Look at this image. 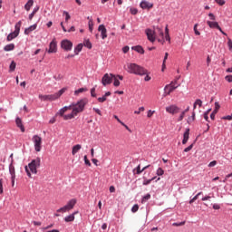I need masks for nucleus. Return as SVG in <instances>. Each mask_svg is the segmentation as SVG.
<instances>
[{
    "label": "nucleus",
    "instance_id": "nucleus-1",
    "mask_svg": "<svg viewBox=\"0 0 232 232\" xmlns=\"http://www.w3.org/2000/svg\"><path fill=\"white\" fill-rule=\"evenodd\" d=\"M88 104V100L86 98L80 100L77 102H72L70 106L72 111L68 114V116H64V121H72V119H75L79 113H82L84 111V108Z\"/></svg>",
    "mask_w": 232,
    "mask_h": 232
},
{
    "label": "nucleus",
    "instance_id": "nucleus-2",
    "mask_svg": "<svg viewBox=\"0 0 232 232\" xmlns=\"http://www.w3.org/2000/svg\"><path fill=\"white\" fill-rule=\"evenodd\" d=\"M124 69L128 73H133L134 75H140V77L148 75V70L137 63H127L126 66H124Z\"/></svg>",
    "mask_w": 232,
    "mask_h": 232
},
{
    "label": "nucleus",
    "instance_id": "nucleus-3",
    "mask_svg": "<svg viewBox=\"0 0 232 232\" xmlns=\"http://www.w3.org/2000/svg\"><path fill=\"white\" fill-rule=\"evenodd\" d=\"M41 167V158H36L35 160H33L28 166H25V171L27 175L31 178L32 173L34 175L37 174V168Z\"/></svg>",
    "mask_w": 232,
    "mask_h": 232
},
{
    "label": "nucleus",
    "instance_id": "nucleus-4",
    "mask_svg": "<svg viewBox=\"0 0 232 232\" xmlns=\"http://www.w3.org/2000/svg\"><path fill=\"white\" fill-rule=\"evenodd\" d=\"M64 92H66V88L61 89L58 92L54 94H49V95L40 94L39 99H41V101H57V99H59V97H61V95H63Z\"/></svg>",
    "mask_w": 232,
    "mask_h": 232
},
{
    "label": "nucleus",
    "instance_id": "nucleus-5",
    "mask_svg": "<svg viewBox=\"0 0 232 232\" xmlns=\"http://www.w3.org/2000/svg\"><path fill=\"white\" fill-rule=\"evenodd\" d=\"M179 86H180V84L177 83V80H175L174 82H171L169 84H167L164 88V92L166 95H170L172 92H175V90L179 88Z\"/></svg>",
    "mask_w": 232,
    "mask_h": 232
},
{
    "label": "nucleus",
    "instance_id": "nucleus-6",
    "mask_svg": "<svg viewBox=\"0 0 232 232\" xmlns=\"http://www.w3.org/2000/svg\"><path fill=\"white\" fill-rule=\"evenodd\" d=\"M34 144V150L35 151L39 152L41 151L43 148V138H41L39 135H34L32 139Z\"/></svg>",
    "mask_w": 232,
    "mask_h": 232
},
{
    "label": "nucleus",
    "instance_id": "nucleus-7",
    "mask_svg": "<svg viewBox=\"0 0 232 232\" xmlns=\"http://www.w3.org/2000/svg\"><path fill=\"white\" fill-rule=\"evenodd\" d=\"M111 82H113V73H105L102 78V84L108 86V84H111Z\"/></svg>",
    "mask_w": 232,
    "mask_h": 232
},
{
    "label": "nucleus",
    "instance_id": "nucleus-8",
    "mask_svg": "<svg viewBox=\"0 0 232 232\" xmlns=\"http://www.w3.org/2000/svg\"><path fill=\"white\" fill-rule=\"evenodd\" d=\"M61 48L65 52H71L72 48H73V43L70 40H63L61 42Z\"/></svg>",
    "mask_w": 232,
    "mask_h": 232
},
{
    "label": "nucleus",
    "instance_id": "nucleus-9",
    "mask_svg": "<svg viewBox=\"0 0 232 232\" xmlns=\"http://www.w3.org/2000/svg\"><path fill=\"white\" fill-rule=\"evenodd\" d=\"M48 53H57V41L55 38L49 44Z\"/></svg>",
    "mask_w": 232,
    "mask_h": 232
},
{
    "label": "nucleus",
    "instance_id": "nucleus-10",
    "mask_svg": "<svg viewBox=\"0 0 232 232\" xmlns=\"http://www.w3.org/2000/svg\"><path fill=\"white\" fill-rule=\"evenodd\" d=\"M166 111L171 115H175V113H179V111H180V109L177 107V105H170L166 107Z\"/></svg>",
    "mask_w": 232,
    "mask_h": 232
},
{
    "label": "nucleus",
    "instance_id": "nucleus-11",
    "mask_svg": "<svg viewBox=\"0 0 232 232\" xmlns=\"http://www.w3.org/2000/svg\"><path fill=\"white\" fill-rule=\"evenodd\" d=\"M140 8H142V10H150V8L153 7V4L146 1V0H142L140 4Z\"/></svg>",
    "mask_w": 232,
    "mask_h": 232
},
{
    "label": "nucleus",
    "instance_id": "nucleus-12",
    "mask_svg": "<svg viewBox=\"0 0 232 232\" xmlns=\"http://www.w3.org/2000/svg\"><path fill=\"white\" fill-rule=\"evenodd\" d=\"M145 34L148 37V39L150 41V43H155V31L151 29H147L145 31Z\"/></svg>",
    "mask_w": 232,
    "mask_h": 232
},
{
    "label": "nucleus",
    "instance_id": "nucleus-13",
    "mask_svg": "<svg viewBox=\"0 0 232 232\" xmlns=\"http://www.w3.org/2000/svg\"><path fill=\"white\" fill-rule=\"evenodd\" d=\"M98 32H101V37L102 39H106V37H108V31L106 30V27L104 26V24H101L98 27Z\"/></svg>",
    "mask_w": 232,
    "mask_h": 232
},
{
    "label": "nucleus",
    "instance_id": "nucleus-14",
    "mask_svg": "<svg viewBox=\"0 0 232 232\" xmlns=\"http://www.w3.org/2000/svg\"><path fill=\"white\" fill-rule=\"evenodd\" d=\"M68 110H72V107H70V105L62 108L59 111V112H57V115H60V117H63V119L64 121V117H68V114H64V112L67 111Z\"/></svg>",
    "mask_w": 232,
    "mask_h": 232
},
{
    "label": "nucleus",
    "instance_id": "nucleus-15",
    "mask_svg": "<svg viewBox=\"0 0 232 232\" xmlns=\"http://www.w3.org/2000/svg\"><path fill=\"white\" fill-rule=\"evenodd\" d=\"M207 24L209 26V28H217V30H219V32H222V28L220 25H218V22L207 21Z\"/></svg>",
    "mask_w": 232,
    "mask_h": 232
},
{
    "label": "nucleus",
    "instance_id": "nucleus-16",
    "mask_svg": "<svg viewBox=\"0 0 232 232\" xmlns=\"http://www.w3.org/2000/svg\"><path fill=\"white\" fill-rule=\"evenodd\" d=\"M82 148V146L81 144L74 145L72 150V155H77V153L81 151Z\"/></svg>",
    "mask_w": 232,
    "mask_h": 232
},
{
    "label": "nucleus",
    "instance_id": "nucleus-17",
    "mask_svg": "<svg viewBox=\"0 0 232 232\" xmlns=\"http://www.w3.org/2000/svg\"><path fill=\"white\" fill-rule=\"evenodd\" d=\"M188 140H189V129H186V131L183 134L182 144H187Z\"/></svg>",
    "mask_w": 232,
    "mask_h": 232
},
{
    "label": "nucleus",
    "instance_id": "nucleus-18",
    "mask_svg": "<svg viewBox=\"0 0 232 232\" xmlns=\"http://www.w3.org/2000/svg\"><path fill=\"white\" fill-rule=\"evenodd\" d=\"M15 122L16 126L20 128L21 132L24 133V126L23 125V121H21V118H16Z\"/></svg>",
    "mask_w": 232,
    "mask_h": 232
},
{
    "label": "nucleus",
    "instance_id": "nucleus-19",
    "mask_svg": "<svg viewBox=\"0 0 232 232\" xmlns=\"http://www.w3.org/2000/svg\"><path fill=\"white\" fill-rule=\"evenodd\" d=\"M79 213L78 211L64 218L65 222H73L75 220V215Z\"/></svg>",
    "mask_w": 232,
    "mask_h": 232
},
{
    "label": "nucleus",
    "instance_id": "nucleus-20",
    "mask_svg": "<svg viewBox=\"0 0 232 232\" xmlns=\"http://www.w3.org/2000/svg\"><path fill=\"white\" fill-rule=\"evenodd\" d=\"M131 50H134V52H137L138 53H140L141 55H143V53H144V48H142V46H140V45L132 46Z\"/></svg>",
    "mask_w": 232,
    "mask_h": 232
},
{
    "label": "nucleus",
    "instance_id": "nucleus-21",
    "mask_svg": "<svg viewBox=\"0 0 232 232\" xmlns=\"http://www.w3.org/2000/svg\"><path fill=\"white\" fill-rule=\"evenodd\" d=\"M75 204H77V200L76 199H71L66 204V207L68 208L69 211H71V209H73V208L75 207Z\"/></svg>",
    "mask_w": 232,
    "mask_h": 232
},
{
    "label": "nucleus",
    "instance_id": "nucleus-22",
    "mask_svg": "<svg viewBox=\"0 0 232 232\" xmlns=\"http://www.w3.org/2000/svg\"><path fill=\"white\" fill-rule=\"evenodd\" d=\"M36 28H37V24H33V25H31L30 27L26 28V29L24 30L25 35H30V33H31V32H34V30H35Z\"/></svg>",
    "mask_w": 232,
    "mask_h": 232
},
{
    "label": "nucleus",
    "instance_id": "nucleus-23",
    "mask_svg": "<svg viewBox=\"0 0 232 232\" xmlns=\"http://www.w3.org/2000/svg\"><path fill=\"white\" fill-rule=\"evenodd\" d=\"M15 48V44H9L4 47L5 52H12Z\"/></svg>",
    "mask_w": 232,
    "mask_h": 232
},
{
    "label": "nucleus",
    "instance_id": "nucleus-24",
    "mask_svg": "<svg viewBox=\"0 0 232 232\" xmlns=\"http://www.w3.org/2000/svg\"><path fill=\"white\" fill-rule=\"evenodd\" d=\"M9 173L11 178L15 179V167H14L12 164L9 166Z\"/></svg>",
    "mask_w": 232,
    "mask_h": 232
},
{
    "label": "nucleus",
    "instance_id": "nucleus-25",
    "mask_svg": "<svg viewBox=\"0 0 232 232\" xmlns=\"http://www.w3.org/2000/svg\"><path fill=\"white\" fill-rule=\"evenodd\" d=\"M110 95H111V92H107L102 97L98 98V101L100 102H105L106 97H110Z\"/></svg>",
    "mask_w": 232,
    "mask_h": 232
},
{
    "label": "nucleus",
    "instance_id": "nucleus-26",
    "mask_svg": "<svg viewBox=\"0 0 232 232\" xmlns=\"http://www.w3.org/2000/svg\"><path fill=\"white\" fill-rule=\"evenodd\" d=\"M32 6H34V0H29L25 5H24V9L29 12L30 8H32Z\"/></svg>",
    "mask_w": 232,
    "mask_h": 232
},
{
    "label": "nucleus",
    "instance_id": "nucleus-27",
    "mask_svg": "<svg viewBox=\"0 0 232 232\" xmlns=\"http://www.w3.org/2000/svg\"><path fill=\"white\" fill-rule=\"evenodd\" d=\"M82 51V44H79L75 48H74V53L75 55H79V53Z\"/></svg>",
    "mask_w": 232,
    "mask_h": 232
},
{
    "label": "nucleus",
    "instance_id": "nucleus-28",
    "mask_svg": "<svg viewBox=\"0 0 232 232\" xmlns=\"http://www.w3.org/2000/svg\"><path fill=\"white\" fill-rule=\"evenodd\" d=\"M21 24H22V22L19 21L15 25H14V34H18L19 35V32L21 31Z\"/></svg>",
    "mask_w": 232,
    "mask_h": 232
},
{
    "label": "nucleus",
    "instance_id": "nucleus-29",
    "mask_svg": "<svg viewBox=\"0 0 232 232\" xmlns=\"http://www.w3.org/2000/svg\"><path fill=\"white\" fill-rule=\"evenodd\" d=\"M112 81H114L113 86H116V87L121 86V82L119 81V78H117V76L114 74L112 76Z\"/></svg>",
    "mask_w": 232,
    "mask_h": 232
},
{
    "label": "nucleus",
    "instance_id": "nucleus-30",
    "mask_svg": "<svg viewBox=\"0 0 232 232\" xmlns=\"http://www.w3.org/2000/svg\"><path fill=\"white\" fill-rule=\"evenodd\" d=\"M17 35H19V34H16V33H14V32L9 34L7 35V41H13V39H15V37H17Z\"/></svg>",
    "mask_w": 232,
    "mask_h": 232
},
{
    "label": "nucleus",
    "instance_id": "nucleus-31",
    "mask_svg": "<svg viewBox=\"0 0 232 232\" xmlns=\"http://www.w3.org/2000/svg\"><path fill=\"white\" fill-rule=\"evenodd\" d=\"M83 46H85L89 50H92V42H90V40H84Z\"/></svg>",
    "mask_w": 232,
    "mask_h": 232
},
{
    "label": "nucleus",
    "instance_id": "nucleus-32",
    "mask_svg": "<svg viewBox=\"0 0 232 232\" xmlns=\"http://www.w3.org/2000/svg\"><path fill=\"white\" fill-rule=\"evenodd\" d=\"M66 211H70V208L65 205L64 207L59 208L57 210V213H66Z\"/></svg>",
    "mask_w": 232,
    "mask_h": 232
},
{
    "label": "nucleus",
    "instance_id": "nucleus-33",
    "mask_svg": "<svg viewBox=\"0 0 232 232\" xmlns=\"http://www.w3.org/2000/svg\"><path fill=\"white\" fill-rule=\"evenodd\" d=\"M168 55H169V53H166L165 56H164L163 63H162V69H161L162 72H164V70L166 69V61H168Z\"/></svg>",
    "mask_w": 232,
    "mask_h": 232
},
{
    "label": "nucleus",
    "instance_id": "nucleus-34",
    "mask_svg": "<svg viewBox=\"0 0 232 232\" xmlns=\"http://www.w3.org/2000/svg\"><path fill=\"white\" fill-rule=\"evenodd\" d=\"M15 66H16V63L14 61H13L9 66V70L10 72H15Z\"/></svg>",
    "mask_w": 232,
    "mask_h": 232
},
{
    "label": "nucleus",
    "instance_id": "nucleus-35",
    "mask_svg": "<svg viewBox=\"0 0 232 232\" xmlns=\"http://www.w3.org/2000/svg\"><path fill=\"white\" fill-rule=\"evenodd\" d=\"M150 198H151V195L147 194L142 198V200H141L142 204H144V202H148V200H150Z\"/></svg>",
    "mask_w": 232,
    "mask_h": 232
},
{
    "label": "nucleus",
    "instance_id": "nucleus-36",
    "mask_svg": "<svg viewBox=\"0 0 232 232\" xmlns=\"http://www.w3.org/2000/svg\"><path fill=\"white\" fill-rule=\"evenodd\" d=\"M83 92H88V89L86 88H80L77 91L74 92L75 95H79V93H82Z\"/></svg>",
    "mask_w": 232,
    "mask_h": 232
},
{
    "label": "nucleus",
    "instance_id": "nucleus-37",
    "mask_svg": "<svg viewBox=\"0 0 232 232\" xmlns=\"http://www.w3.org/2000/svg\"><path fill=\"white\" fill-rule=\"evenodd\" d=\"M136 171V174L137 175H140V173H142V169H140V165H139L136 169H133V173H135Z\"/></svg>",
    "mask_w": 232,
    "mask_h": 232
},
{
    "label": "nucleus",
    "instance_id": "nucleus-38",
    "mask_svg": "<svg viewBox=\"0 0 232 232\" xmlns=\"http://www.w3.org/2000/svg\"><path fill=\"white\" fill-rule=\"evenodd\" d=\"M88 25H89L90 32L91 33L93 32V20L90 19Z\"/></svg>",
    "mask_w": 232,
    "mask_h": 232
},
{
    "label": "nucleus",
    "instance_id": "nucleus-39",
    "mask_svg": "<svg viewBox=\"0 0 232 232\" xmlns=\"http://www.w3.org/2000/svg\"><path fill=\"white\" fill-rule=\"evenodd\" d=\"M156 173L158 177H162V175H164V169H162V168H159Z\"/></svg>",
    "mask_w": 232,
    "mask_h": 232
},
{
    "label": "nucleus",
    "instance_id": "nucleus-40",
    "mask_svg": "<svg viewBox=\"0 0 232 232\" xmlns=\"http://www.w3.org/2000/svg\"><path fill=\"white\" fill-rule=\"evenodd\" d=\"M220 110V104L218 102H215V109L214 113H218V111Z\"/></svg>",
    "mask_w": 232,
    "mask_h": 232
},
{
    "label": "nucleus",
    "instance_id": "nucleus-41",
    "mask_svg": "<svg viewBox=\"0 0 232 232\" xmlns=\"http://www.w3.org/2000/svg\"><path fill=\"white\" fill-rule=\"evenodd\" d=\"M37 10H39V8H36V9L34 8L33 11V14H29L30 21H32V19H34V15H35V14H37Z\"/></svg>",
    "mask_w": 232,
    "mask_h": 232
},
{
    "label": "nucleus",
    "instance_id": "nucleus-42",
    "mask_svg": "<svg viewBox=\"0 0 232 232\" xmlns=\"http://www.w3.org/2000/svg\"><path fill=\"white\" fill-rule=\"evenodd\" d=\"M197 28H198V24H196L194 25V33L196 35H200V33H199L198 29H197Z\"/></svg>",
    "mask_w": 232,
    "mask_h": 232
},
{
    "label": "nucleus",
    "instance_id": "nucleus-43",
    "mask_svg": "<svg viewBox=\"0 0 232 232\" xmlns=\"http://www.w3.org/2000/svg\"><path fill=\"white\" fill-rule=\"evenodd\" d=\"M83 160H84V162H85V164H86V166H92V163L90 162V160H88V156H84L83 157Z\"/></svg>",
    "mask_w": 232,
    "mask_h": 232
},
{
    "label": "nucleus",
    "instance_id": "nucleus-44",
    "mask_svg": "<svg viewBox=\"0 0 232 232\" xmlns=\"http://www.w3.org/2000/svg\"><path fill=\"white\" fill-rule=\"evenodd\" d=\"M215 2L219 5V6H224V5H226V0H215Z\"/></svg>",
    "mask_w": 232,
    "mask_h": 232
},
{
    "label": "nucleus",
    "instance_id": "nucleus-45",
    "mask_svg": "<svg viewBox=\"0 0 232 232\" xmlns=\"http://www.w3.org/2000/svg\"><path fill=\"white\" fill-rule=\"evenodd\" d=\"M130 12L132 15H137V14L139 13V10H137V8H130Z\"/></svg>",
    "mask_w": 232,
    "mask_h": 232
},
{
    "label": "nucleus",
    "instance_id": "nucleus-46",
    "mask_svg": "<svg viewBox=\"0 0 232 232\" xmlns=\"http://www.w3.org/2000/svg\"><path fill=\"white\" fill-rule=\"evenodd\" d=\"M186 224V221H182L179 223H173L172 226H174L175 227H179L180 226H184Z\"/></svg>",
    "mask_w": 232,
    "mask_h": 232
},
{
    "label": "nucleus",
    "instance_id": "nucleus-47",
    "mask_svg": "<svg viewBox=\"0 0 232 232\" xmlns=\"http://www.w3.org/2000/svg\"><path fill=\"white\" fill-rule=\"evenodd\" d=\"M63 14L65 15V22L68 23V21H70V19H71L70 14H68V12L64 11Z\"/></svg>",
    "mask_w": 232,
    "mask_h": 232
},
{
    "label": "nucleus",
    "instance_id": "nucleus-48",
    "mask_svg": "<svg viewBox=\"0 0 232 232\" xmlns=\"http://www.w3.org/2000/svg\"><path fill=\"white\" fill-rule=\"evenodd\" d=\"M153 113H155V111H151V110L148 111L147 117L149 119H151V117H153Z\"/></svg>",
    "mask_w": 232,
    "mask_h": 232
},
{
    "label": "nucleus",
    "instance_id": "nucleus-49",
    "mask_svg": "<svg viewBox=\"0 0 232 232\" xmlns=\"http://www.w3.org/2000/svg\"><path fill=\"white\" fill-rule=\"evenodd\" d=\"M153 182V179H144L143 180V186H148Z\"/></svg>",
    "mask_w": 232,
    "mask_h": 232
},
{
    "label": "nucleus",
    "instance_id": "nucleus-50",
    "mask_svg": "<svg viewBox=\"0 0 232 232\" xmlns=\"http://www.w3.org/2000/svg\"><path fill=\"white\" fill-rule=\"evenodd\" d=\"M144 75H146L145 78H144V81L146 82L151 81V77L150 76V72H148V71H147V74H144Z\"/></svg>",
    "mask_w": 232,
    "mask_h": 232
},
{
    "label": "nucleus",
    "instance_id": "nucleus-51",
    "mask_svg": "<svg viewBox=\"0 0 232 232\" xmlns=\"http://www.w3.org/2000/svg\"><path fill=\"white\" fill-rule=\"evenodd\" d=\"M195 104L197 106H199V108H202V100L200 99L196 100Z\"/></svg>",
    "mask_w": 232,
    "mask_h": 232
},
{
    "label": "nucleus",
    "instance_id": "nucleus-52",
    "mask_svg": "<svg viewBox=\"0 0 232 232\" xmlns=\"http://www.w3.org/2000/svg\"><path fill=\"white\" fill-rule=\"evenodd\" d=\"M132 213H137L139 211V205H134L131 208Z\"/></svg>",
    "mask_w": 232,
    "mask_h": 232
},
{
    "label": "nucleus",
    "instance_id": "nucleus-53",
    "mask_svg": "<svg viewBox=\"0 0 232 232\" xmlns=\"http://www.w3.org/2000/svg\"><path fill=\"white\" fill-rule=\"evenodd\" d=\"M144 110H145L144 107H140L138 111H134V113H135L136 115H140V113L141 111H144Z\"/></svg>",
    "mask_w": 232,
    "mask_h": 232
},
{
    "label": "nucleus",
    "instance_id": "nucleus-54",
    "mask_svg": "<svg viewBox=\"0 0 232 232\" xmlns=\"http://www.w3.org/2000/svg\"><path fill=\"white\" fill-rule=\"evenodd\" d=\"M186 116V111H182L181 114L179 115L178 121H183L184 117Z\"/></svg>",
    "mask_w": 232,
    "mask_h": 232
},
{
    "label": "nucleus",
    "instance_id": "nucleus-55",
    "mask_svg": "<svg viewBox=\"0 0 232 232\" xmlns=\"http://www.w3.org/2000/svg\"><path fill=\"white\" fill-rule=\"evenodd\" d=\"M92 110H93V111H95V113H97L98 115H100V117H102V112L99 109L93 108Z\"/></svg>",
    "mask_w": 232,
    "mask_h": 232
},
{
    "label": "nucleus",
    "instance_id": "nucleus-56",
    "mask_svg": "<svg viewBox=\"0 0 232 232\" xmlns=\"http://www.w3.org/2000/svg\"><path fill=\"white\" fill-rule=\"evenodd\" d=\"M191 150H193V144L189 145L188 147H187L184 151L185 153H188V151H191Z\"/></svg>",
    "mask_w": 232,
    "mask_h": 232
},
{
    "label": "nucleus",
    "instance_id": "nucleus-57",
    "mask_svg": "<svg viewBox=\"0 0 232 232\" xmlns=\"http://www.w3.org/2000/svg\"><path fill=\"white\" fill-rule=\"evenodd\" d=\"M217 166V160H213L208 164V168H215Z\"/></svg>",
    "mask_w": 232,
    "mask_h": 232
},
{
    "label": "nucleus",
    "instance_id": "nucleus-58",
    "mask_svg": "<svg viewBox=\"0 0 232 232\" xmlns=\"http://www.w3.org/2000/svg\"><path fill=\"white\" fill-rule=\"evenodd\" d=\"M208 17L210 18V21H216L217 17L212 13L208 14Z\"/></svg>",
    "mask_w": 232,
    "mask_h": 232
},
{
    "label": "nucleus",
    "instance_id": "nucleus-59",
    "mask_svg": "<svg viewBox=\"0 0 232 232\" xmlns=\"http://www.w3.org/2000/svg\"><path fill=\"white\" fill-rule=\"evenodd\" d=\"M122 52L123 53H128V52H130V46L126 45L122 48Z\"/></svg>",
    "mask_w": 232,
    "mask_h": 232
},
{
    "label": "nucleus",
    "instance_id": "nucleus-60",
    "mask_svg": "<svg viewBox=\"0 0 232 232\" xmlns=\"http://www.w3.org/2000/svg\"><path fill=\"white\" fill-rule=\"evenodd\" d=\"M222 119L223 121H232V114L228 116H224Z\"/></svg>",
    "mask_w": 232,
    "mask_h": 232
},
{
    "label": "nucleus",
    "instance_id": "nucleus-61",
    "mask_svg": "<svg viewBox=\"0 0 232 232\" xmlns=\"http://www.w3.org/2000/svg\"><path fill=\"white\" fill-rule=\"evenodd\" d=\"M91 95L92 97H97V94L95 93V87L91 89Z\"/></svg>",
    "mask_w": 232,
    "mask_h": 232
},
{
    "label": "nucleus",
    "instance_id": "nucleus-62",
    "mask_svg": "<svg viewBox=\"0 0 232 232\" xmlns=\"http://www.w3.org/2000/svg\"><path fill=\"white\" fill-rule=\"evenodd\" d=\"M0 195H3V179H0Z\"/></svg>",
    "mask_w": 232,
    "mask_h": 232
},
{
    "label": "nucleus",
    "instance_id": "nucleus-63",
    "mask_svg": "<svg viewBox=\"0 0 232 232\" xmlns=\"http://www.w3.org/2000/svg\"><path fill=\"white\" fill-rule=\"evenodd\" d=\"M226 81H227V82H232V75H227L225 77Z\"/></svg>",
    "mask_w": 232,
    "mask_h": 232
},
{
    "label": "nucleus",
    "instance_id": "nucleus-64",
    "mask_svg": "<svg viewBox=\"0 0 232 232\" xmlns=\"http://www.w3.org/2000/svg\"><path fill=\"white\" fill-rule=\"evenodd\" d=\"M227 45H228L229 50H232V41H231V39H228Z\"/></svg>",
    "mask_w": 232,
    "mask_h": 232
}]
</instances>
